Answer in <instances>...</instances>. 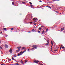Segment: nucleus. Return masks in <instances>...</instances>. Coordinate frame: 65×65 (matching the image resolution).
<instances>
[{
    "instance_id": "51",
    "label": "nucleus",
    "mask_w": 65,
    "mask_h": 65,
    "mask_svg": "<svg viewBox=\"0 0 65 65\" xmlns=\"http://www.w3.org/2000/svg\"><path fill=\"white\" fill-rule=\"evenodd\" d=\"M42 65H43V64H42Z\"/></svg>"
},
{
    "instance_id": "10",
    "label": "nucleus",
    "mask_w": 65,
    "mask_h": 65,
    "mask_svg": "<svg viewBox=\"0 0 65 65\" xmlns=\"http://www.w3.org/2000/svg\"><path fill=\"white\" fill-rule=\"evenodd\" d=\"M44 33V30H43L42 32L41 33V34H43Z\"/></svg>"
},
{
    "instance_id": "28",
    "label": "nucleus",
    "mask_w": 65,
    "mask_h": 65,
    "mask_svg": "<svg viewBox=\"0 0 65 65\" xmlns=\"http://www.w3.org/2000/svg\"><path fill=\"white\" fill-rule=\"evenodd\" d=\"M48 7V8H49L50 9H51V7Z\"/></svg>"
},
{
    "instance_id": "38",
    "label": "nucleus",
    "mask_w": 65,
    "mask_h": 65,
    "mask_svg": "<svg viewBox=\"0 0 65 65\" xmlns=\"http://www.w3.org/2000/svg\"><path fill=\"white\" fill-rule=\"evenodd\" d=\"M2 33V32L1 31V33Z\"/></svg>"
},
{
    "instance_id": "36",
    "label": "nucleus",
    "mask_w": 65,
    "mask_h": 65,
    "mask_svg": "<svg viewBox=\"0 0 65 65\" xmlns=\"http://www.w3.org/2000/svg\"><path fill=\"white\" fill-rule=\"evenodd\" d=\"M43 27V26H41V28H42Z\"/></svg>"
},
{
    "instance_id": "23",
    "label": "nucleus",
    "mask_w": 65,
    "mask_h": 65,
    "mask_svg": "<svg viewBox=\"0 0 65 65\" xmlns=\"http://www.w3.org/2000/svg\"><path fill=\"white\" fill-rule=\"evenodd\" d=\"M14 3H13V2H12V5H14Z\"/></svg>"
},
{
    "instance_id": "50",
    "label": "nucleus",
    "mask_w": 65,
    "mask_h": 65,
    "mask_svg": "<svg viewBox=\"0 0 65 65\" xmlns=\"http://www.w3.org/2000/svg\"><path fill=\"white\" fill-rule=\"evenodd\" d=\"M56 12H57V11H56Z\"/></svg>"
},
{
    "instance_id": "41",
    "label": "nucleus",
    "mask_w": 65,
    "mask_h": 65,
    "mask_svg": "<svg viewBox=\"0 0 65 65\" xmlns=\"http://www.w3.org/2000/svg\"><path fill=\"white\" fill-rule=\"evenodd\" d=\"M36 25V24H35L34 25Z\"/></svg>"
},
{
    "instance_id": "47",
    "label": "nucleus",
    "mask_w": 65,
    "mask_h": 65,
    "mask_svg": "<svg viewBox=\"0 0 65 65\" xmlns=\"http://www.w3.org/2000/svg\"><path fill=\"white\" fill-rule=\"evenodd\" d=\"M33 49H34V48H32V50H33Z\"/></svg>"
},
{
    "instance_id": "25",
    "label": "nucleus",
    "mask_w": 65,
    "mask_h": 65,
    "mask_svg": "<svg viewBox=\"0 0 65 65\" xmlns=\"http://www.w3.org/2000/svg\"><path fill=\"white\" fill-rule=\"evenodd\" d=\"M4 30H6V28H4Z\"/></svg>"
},
{
    "instance_id": "12",
    "label": "nucleus",
    "mask_w": 65,
    "mask_h": 65,
    "mask_svg": "<svg viewBox=\"0 0 65 65\" xmlns=\"http://www.w3.org/2000/svg\"><path fill=\"white\" fill-rule=\"evenodd\" d=\"M24 48H25V47H23L22 48V50H23V49H24Z\"/></svg>"
},
{
    "instance_id": "43",
    "label": "nucleus",
    "mask_w": 65,
    "mask_h": 65,
    "mask_svg": "<svg viewBox=\"0 0 65 65\" xmlns=\"http://www.w3.org/2000/svg\"><path fill=\"white\" fill-rule=\"evenodd\" d=\"M51 47H53V45H52V46H51Z\"/></svg>"
},
{
    "instance_id": "49",
    "label": "nucleus",
    "mask_w": 65,
    "mask_h": 65,
    "mask_svg": "<svg viewBox=\"0 0 65 65\" xmlns=\"http://www.w3.org/2000/svg\"><path fill=\"white\" fill-rule=\"evenodd\" d=\"M61 46H62V45H61Z\"/></svg>"
},
{
    "instance_id": "21",
    "label": "nucleus",
    "mask_w": 65,
    "mask_h": 65,
    "mask_svg": "<svg viewBox=\"0 0 65 65\" xmlns=\"http://www.w3.org/2000/svg\"><path fill=\"white\" fill-rule=\"evenodd\" d=\"M0 48L1 49H2V47H1V46H0Z\"/></svg>"
},
{
    "instance_id": "3",
    "label": "nucleus",
    "mask_w": 65,
    "mask_h": 65,
    "mask_svg": "<svg viewBox=\"0 0 65 65\" xmlns=\"http://www.w3.org/2000/svg\"><path fill=\"white\" fill-rule=\"evenodd\" d=\"M5 47L6 48H8V45H5Z\"/></svg>"
},
{
    "instance_id": "42",
    "label": "nucleus",
    "mask_w": 65,
    "mask_h": 65,
    "mask_svg": "<svg viewBox=\"0 0 65 65\" xmlns=\"http://www.w3.org/2000/svg\"><path fill=\"white\" fill-rule=\"evenodd\" d=\"M6 36V37H7V36H8V35H7Z\"/></svg>"
},
{
    "instance_id": "34",
    "label": "nucleus",
    "mask_w": 65,
    "mask_h": 65,
    "mask_svg": "<svg viewBox=\"0 0 65 65\" xmlns=\"http://www.w3.org/2000/svg\"><path fill=\"white\" fill-rule=\"evenodd\" d=\"M38 33H40V31H38Z\"/></svg>"
},
{
    "instance_id": "31",
    "label": "nucleus",
    "mask_w": 65,
    "mask_h": 65,
    "mask_svg": "<svg viewBox=\"0 0 65 65\" xmlns=\"http://www.w3.org/2000/svg\"><path fill=\"white\" fill-rule=\"evenodd\" d=\"M27 32H28V33H31L30 31H27Z\"/></svg>"
},
{
    "instance_id": "35",
    "label": "nucleus",
    "mask_w": 65,
    "mask_h": 65,
    "mask_svg": "<svg viewBox=\"0 0 65 65\" xmlns=\"http://www.w3.org/2000/svg\"><path fill=\"white\" fill-rule=\"evenodd\" d=\"M30 6H31V7H33V6L32 5H31Z\"/></svg>"
},
{
    "instance_id": "16",
    "label": "nucleus",
    "mask_w": 65,
    "mask_h": 65,
    "mask_svg": "<svg viewBox=\"0 0 65 65\" xmlns=\"http://www.w3.org/2000/svg\"><path fill=\"white\" fill-rule=\"evenodd\" d=\"M27 61H28V60H26L25 63H27Z\"/></svg>"
},
{
    "instance_id": "44",
    "label": "nucleus",
    "mask_w": 65,
    "mask_h": 65,
    "mask_svg": "<svg viewBox=\"0 0 65 65\" xmlns=\"http://www.w3.org/2000/svg\"><path fill=\"white\" fill-rule=\"evenodd\" d=\"M60 0H57V1H60Z\"/></svg>"
},
{
    "instance_id": "37",
    "label": "nucleus",
    "mask_w": 65,
    "mask_h": 65,
    "mask_svg": "<svg viewBox=\"0 0 65 65\" xmlns=\"http://www.w3.org/2000/svg\"><path fill=\"white\" fill-rule=\"evenodd\" d=\"M30 51V50H29V49H28V51Z\"/></svg>"
},
{
    "instance_id": "46",
    "label": "nucleus",
    "mask_w": 65,
    "mask_h": 65,
    "mask_svg": "<svg viewBox=\"0 0 65 65\" xmlns=\"http://www.w3.org/2000/svg\"><path fill=\"white\" fill-rule=\"evenodd\" d=\"M21 62H23V61L21 60Z\"/></svg>"
},
{
    "instance_id": "24",
    "label": "nucleus",
    "mask_w": 65,
    "mask_h": 65,
    "mask_svg": "<svg viewBox=\"0 0 65 65\" xmlns=\"http://www.w3.org/2000/svg\"><path fill=\"white\" fill-rule=\"evenodd\" d=\"M29 3L30 4H32L31 2H29Z\"/></svg>"
},
{
    "instance_id": "40",
    "label": "nucleus",
    "mask_w": 65,
    "mask_h": 65,
    "mask_svg": "<svg viewBox=\"0 0 65 65\" xmlns=\"http://www.w3.org/2000/svg\"><path fill=\"white\" fill-rule=\"evenodd\" d=\"M35 18H34V19H33V20H35Z\"/></svg>"
},
{
    "instance_id": "39",
    "label": "nucleus",
    "mask_w": 65,
    "mask_h": 65,
    "mask_svg": "<svg viewBox=\"0 0 65 65\" xmlns=\"http://www.w3.org/2000/svg\"><path fill=\"white\" fill-rule=\"evenodd\" d=\"M46 7H48V6H46Z\"/></svg>"
},
{
    "instance_id": "15",
    "label": "nucleus",
    "mask_w": 65,
    "mask_h": 65,
    "mask_svg": "<svg viewBox=\"0 0 65 65\" xmlns=\"http://www.w3.org/2000/svg\"><path fill=\"white\" fill-rule=\"evenodd\" d=\"M32 32H35V30H34V29H33L32 30Z\"/></svg>"
},
{
    "instance_id": "22",
    "label": "nucleus",
    "mask_w": 65,
    "mask_h": 65,
    "mask_svg": "<svg viewBox=\"0 0 65 65\" xmlns=\"http://www.w3.org/2000/svg\"><path fill=\"white\" fill-rule=\"evenodd\" d=\"M11 30H13V28H11Z\"/></svg>"
},
{
    "instance_id": "11",
    "label": "nucleus",
    "mask_w": 65,
    "mask_h": 65,
    "mask_svg": "<svg viewBox=\"0 0 65 65\" xmlns=\"http://www.w3.org/2000/svg\"><path fill=\"white\" fill-rule=\"evenodd\" d=\"M37 19H35V20L33 22H36V21H37Z\"/></svg>"
},
{
    "instance_id": "30",
    "label": "nucleus",
    "mask_w": 65,
    "mask_h": 65,
    "mask_svg": "<svg viewBox=\"0 0 65 65\" xmlns=\"http://www.w3.org/2000/svg\"><path fill=\"white\" fill-rule=\"evenodd\" d=\"M11 59H9V61H11Z\"/></svg>"
},
{
    "instance_id": "26",
    "label": "nucleus",
    "mask_w": 65,
    "mask_h": 65,
    "mask_svg": "<svg viewBox=\"0 0 65 65\" xmlns=\"http://www.w3.org/2000/svg\"><path fill=\"white\" fill-rule=\"evenodd\" d=\"M48 29H47L46 30V31H48Z\"/></svg>"
},
{
    "instance_id": "53",
    "label": "nucleus",
    "mask_w": 65,
    "mask_h": 65,
    "mask_svg": "<svg viewBox=\"0 0 65 65\" xmlns=\"http://www.w3.org/2000/svg\"><path fill=\"white\" fill-rule=\"evenodd\" d=\"M45 28H46V27H45Z\"/></svg>"
},
{
    "instance_id": "13",
    "label": "nucleus",
    "mask_w": 65,
    "mask_h": 65,
    "mask_svg": "<svg viewBox=\"0 0 65 65\" xmlns=\"http://www.w3.org/2000/svg\"><path fill=\"white\" fill-rule=\"evenodd\" d=\"M47 42H48V43H49V42H50V41H49V40H47Z\"/></svg>"
},
{
    "instance_id": "6",
    "label": "nucleus",
    "mask_w": 65,
    "mask_h": 65,
    "mask_svg": "<svg viewBox=\"0 0 65 65\" xmlns=\"http://www.w3.org/2000/svg\"><path fill=\"white\" fill-rule=\"evenodd\" d=\"M26 48H25L24 49V50L25 51H23V53H25V52H26Z\"/></svg>"
},
{
    "instance_id": "14",
    "label": "nucleus",
    "mask_w": 65,
    "mask_h": 65,
    "mask_svg": "<svg viewBox=\"0 0 65 65\" xmlns=\"http://www.w3.org/2000/svg\"><path fill=\"white\" fill-rule=\"evenodd\" d=\"M22 53H23V52L22 51H21L20 52V54H22V55L23 54Z\"/></svg>"
},
{
    "instance_id": "7",
    "label": "nucleus",
    "mask_w": 65,
    "mask_h": 65,
    "mask_svg": "<svg viewBox=\"0 0 65 65\" xmlns=\"http://www.w3.org/2000/svg\"><path fill=\"white\" fill-rule=\"evenodd\" d=\"M34 62L35 63H38V62H39V61L37 60V61H34Z\"/></svg>"
},
{
    "instance_id": "33",
    "label": "nucleus",
    "mask_w": 65,
    "mask_h": 65,
    "mask_svg": "<svg viewBox=\"0 0 65 65\" xmlns=\"http://www.w3.org/2000/svg\"><path fill=\"white\" fill-rule=\"evenodd\" d=\"M62 48H65V47H62Z\"/></svg>"
},
{
    "instance_id": "17",
    "label": "nucleus",
    "mask_w": 65,
    "mask_h": 65,
    "mask_svg": "<svg viewBox=\"0 0 65 65\" xmlns=\"http://www.w3.org/2000/svg\"><path fill=\"white\" fill-rule=\"evenodd\" d=\"M41 27H39V29L40 30H41Z\"/></svg>"
},
{
    "instance_id": "5",
    "label": "nucleus",
    "mask_w": 65,
    "mask_h": 65,
    "mask_svg": "<svg viewBox=\"0 0 65 65\" xmlns=\"http://www.w3.org/2000/svg\"><path fill=\"white\" fill-rule=\"evenodd\" d=\"M17 48H18V49H19V48H22V47L21 46H19L18 47H17Z\"/></svg>"
},
{
    "instance_id": "27",
    "label": "nucleus",
    "mask_w": 65,
    "mask_h": 65,
    "mask_svg": "<svg viewBox=\"0 0 65 65\" xmlns=\"http://www.w3.org/2000/svg\"><path fill=\"white\" fill-rule=\"evenodd\" d=\"M22 3L23 4H25V2H23Z\"/></svg>"
},
{
    "instance_id": "19",
    "label": "nucleus",
    "mask_w": 65,
    "mask_h": 65,
    "mask_svg": "<svg viewBox=\"0 0 65 65\" xmlns=\"http://www.w3.org/2000/svg\"><path fill=\"white\" fill-rule=\"evenodd\" d=\"M12 60H15V59L14 58H13V57H12Z\"/></svg>"
},
{
    "instance_id": "52",
    "label": "nucleus",
    "mask_w": 65,
    "mask_h": 65,
    "mask_svg": "<svg viewBox=\"0 0 65 65\" xmlns=\"http://www.w3.org/2000/svg\"><path fill=\"white\" fill-rule=\"evenodd\" d=\"M60 14H61V13H60Z\"/></svg>"
},
{
    "instance_id": "8",
    "label": "nucleus",
    "mask_w": 65,
    "mask_h": 65,
    "mask_svg": "<svg viewBox=\"0 0 65 65\" xmlns=\"http://www.w3.org/2000/svg\"><path fill=\"white\" fill-rule=\"evenodd\" d=\"M64 30V28H62L61 29V31H63V30Z\"/></svg>"
},
{
    "instance_id": "2",
    "label": "nucleus",
    "mask_w": 65,
    "mask_h": 65,
    "mask_svg": "<svg viewBox=\"0 0 65 65\" xmlns=\"http://www.w3.org/2000/svg\"><path fill=\"white\" fill-rule=\"evenodd\" d=\"M35 45H33L32 46V47H34V48H35V49H36V48H37V47L36 46L35 47Z\"/></svg>"
},
{
    "instance_id": "20",
    "label": "nucleus",
    "mask_w": 65,
    "mask_h": 65,
    "mask_svg": "<svg viewBox=\"0 0 65 65\" xmlns=\"http://www.w3.org/2000/svg\"><path fill=\"white\" fill-rule=\"evenodd\" d=\"M49 44L48 43H47L45 44V45H48Z\"/></svg>"
},
{
    "instance_id": "9",
    "label": "nucleus",
    "mask_w": 65,
    "mask_h": 65,
    "mask_svg": "<svg viewBox=\"0 0 65 65\" xmlns=\"http://www.w3.org/2000/svg\"><path fill=\"white\" fill-rule=\"evenodd\" d=\"M21 55H22V54H18V56H21Z\"/></svg>"
},
{
    "instance_id": "32",
    "label": "nucleus",
    "mask_w": 65,
    "mask_h": 65,
    "mask_svg": "<svg viewBox=\"0 0 65 65\" xmlns=\"http://www.w3.org/2000/svg\"><path fill=\"white\" fill-rule=\"evenodd\" d=\"M30 23H31V24H32V23H33V22H30Z\"/></svg>"
},
{
    "instance_id": "45",
    "label": "nucleus",
    "mask_w": 65,
    "mask_h": 65,
    "mask_svg": "<svg viewBox=\"0 0 65 65\" xmlns=\"http://www.w3.org/2000/svg\"><path fill=\"white\" fill-rule=\"evenodd\" d=\"M1 65H4V64H1Z\"/></svg>"
},
{
    "instance_id": "4",
    "label": "nucleus",
    "mask_w": 65,
    "mask_h": 65,
    "mask_svg": "<svg viewBox=\"0 0 65 65\" xmlns=\"http://www.w3.org/2000/svg\"><path fill=\"white\" fill-rule=\"evenodd\" d=\"M20 51V49H18V50H16V52L17 53H18V52H19Z\"/></svg>"
},
{
    "instance_id": "1",
    "label": "nucleus",
    "mask_w": 65,
    "mask_h": 65,
    "mask_svg": "<svg viewBox=\"0 0 65 65\" xmlns=\"http://www.w3.org/2000/svg\"><path fill=\"white\" fill-rule=\"evenodd\" d=\"M9 51L10 54H12V50L11 48L10 49Z\"/></svg>"
},
{
    "instance_id": "48",
    "label": "nucleus",
    "mask_w": 65,
    "mask_h": 65,
    "mask_svg": "<svg viewBox=\"0 0 65 65\" xmlns=\"http://www.w3.org/2000/svg\"><path fill=\"white\" fill-rule=\"evenodd\" d=\"M61 47H60V49L61 48Z\"/></svg>"
},
{
    "instance_id": "18",
    "label": "nucleus",
    "mask_w": 65,
    "mask_h": 65,
    "mask_svg": "<svg viewBox=\"0 0 65 65\" xmlns=\"http://www.w3.org/2000/svg\"><path fill=\"white\" fill-rule=\"evenodd\" d=\"M51 44H52V45H53V41H51Z\"/></svg>"
},
{
    "instance_id": "29",
    "label": "nucleus",
    "mask_w": 65,
    "mask_h": 65,
    "mask_svg": "<svg viewBox=\"0 0 65 65\" xmlns=\"http://www.w3.org/2000/svg\"><path fill=\"white\" fill-rule=\"evenodd\" d=\"M39 2H42V1H39Z\"/></svg>"
}]
</instances>
